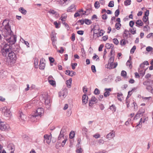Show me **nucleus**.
<instances>
[{
	"label": "nucleus",
	"mask_w": 153,
	"mask_h": 153,
	"mask_svg": "<svg viewBox=\"0 0 153 153\" xmlns=\"http://www.w3.org/2000/svg\"><path fill=\"white\" fill-rule=\"evenodd\" d=\"M120 44L122 46L125 45L126 44L125 41L124 39L121 40L120 42Z\"/></svg>",
	"instance_id": "obj_55"
},
{
	"label": "nucleus",
	"mask_w": 153,
	"mask_h": 153,
	"mask_svg": "<svg viewBox=\"0 0 153 153\" xmlns=\"http://www.w3.org/2000/svg\"><path fill=\"white\" fill-rule=\"evenodd\" d=\"M145 67V65L143 63L141 64L140 65V68L139 69V71L140 74H142L143 76L145 74V70L140 69V68H143Z\"/></svg>",
	"instance_id": "obj_20"
},
{
	"label": "nucleus",
	"mask_w": 153,
	"mask_h": 153,
	"mask_svg": "<svg viewBox=\"0 0 153 153\" xmlns=\"http://www.w3.org/2000/svg\"><path fill=\"white\" fill-rule=\"evenodd\" d=\"M82 149L81 148H79L76 150L77 153H82Z\"/></svg>",
	"instance_id": "obj_64"
},
{
	"label": "nucleus",
	"mask_w": 153,
	"mask_h": 153,
	"mask_svg": "<svg viewBox=\"0 0 153 153\" xmlns=\"http://www.w3.org/2000/svg\"><path fill=\"white\" fill-rule=\"evenodd\" d=\"M145 111V110L144 108H141L139 109L138 112V113L140 114V115H141V116H142L143 115V114L144 113Z\"/></svg>",
	"instance_id": "obj_38"
},
{
	"label": "nucleus",
	"mask_w": 153,
	"mask_h": 153,
	"mask_svg": "<svg viewBox=\"0 0 153 153\" xmlns=\"http://www.w3.org/2000/svg\"><path fill=\"white\" fill-rule=\"evenodd\" d=\"M2 35L5 40L10 45L14 44L16 41V36L11 30V32H2Z\"/></svg>",
	"instance_id": "obj_2"
},
{
	"label": "nucleus",
	"mask_w": 153,
	"mask_h": 153,
	"mask_svg": "<svg viewBox=\"0 0 153 153\" xmlns=\"http://www.w3.org/2000/svg\"><path fill=\"white\" fill-rule=\"evenodd\" d=\"M77 63H71V65L72 66V69L74 70L75 68V67L77 65Z\"/></svg>",
	"instance_id": "obj_49"
},
{
	"label": "nucleus",
	"mask_w": 153,
	"mask_h": 153,
	"mask_svg": "<svg viewBox=\"0 0 153 153\" xmlns=\"http://www.w3.org/2000/svg\"><path fill=\"white\" fill-rule=\"evenodd\" d=\"M2 113L4 116L6 117L10 118L11 115V112L7 107H4L1 108Z\"/></svg>",
	"instance_id": "obj_6"
},
{
	"label": "nucleus",
	"mask_w": 153,
	"mask_h": 153,
	"mask_svg": "<svg viewBox=\"0 0 153 153\" xmlns=\"http://www.w3.org/2000/svg\"><path fill=\"white\" fill-rule=\"evenodd\" d=\"M108 6L110 7H112L114 6V2L113 1H110L108 4Z\"/></svg>",
	"instance_id": "obj_58"
},
{
	"label": "nucleus",
	"mask_w": 153,
	"mask_h": 153,
	"mask_svg": "<svg viewBox=\"0 0 153 153\" xmlns=\"http://www.w3.org/2000/svg\"><path fill=\"white\" fill-rule=\"evenodd\" d=\"M143 84L144 85H147L146 87V89L151 93H153V89L152 86H152L153 85V81L152 80H150L145 81L143 83Z\"/></svg>",
	"instance_id": "obj_5"
},
{
	"label": "nucleus",
	"mask_w": 153,
	"mask_h": 153,
	"mask_svg": "<svg viewBox=\"0 0 153 153\" xmlns=\"http://www.w3.org/2000/svg\"><path fill=\"white\" fill-rule=\"evenodd\" d=\"M44 141L48 144H49L51 142L52 136L51 134L49 135L46 134L44 136Z\"/></svg>",
	"instance_id": "obj_10"
},
{
	"label": "nucleus",
	"mask_w": 153,
	"mask_h": 153,
	"mask_svg": "<svg viewBox=\"0 0 153 153\" xmlns=\"http://www.w3.org/2000/svg\"><path fill=\"white\" fill-rule=\"evenodd\" d=\"M127 75L126 72L124 71H123L121 73V75L123 77H126Z\"/></svg>",
	"instance_id": "obj_56"
},
{
	"label": "nucleus",
	"mask_w": 153,
	"mask_h": 153,
	"mask_svg": "<svg viewBox=\"0 0 153 153\" xmlns=\"http://www.w3.org/2000/svg\"><path fill=\"white\" fill-rule=\"evenodd\" d=\"M115 136V132L114 130H112L106 135V138L109 140L113 138Z\"/></svg>",
	"instance_id": "obj_13"
},
{
	"label": "nucleus",
	"mask_w": 153,
	"mask_h": 153,
	"mask_svg": "<svg viewBox=\"0 0 153 153\" xmlns=\"http://www.w3.org/2000/svg\"><path fill=\"white\" fill-rule=\"evenodd\" d=\"M75 35L74 33H72V36L71 37V41L73 42H74L75 40Z\"/></svg>",
	"instance_id": "obj_62"
},
{
	"label": "nucleus",
	"mask_w": 153,
	"mask_h": 153,
	"mask_svg": "<svg viewBox=\"0 0 153 153\" xmlns=\"http://www.w3.org/2000/svg\"><path fill=\"white\" fill-rule=\"evenodd\" d=\"M45 60L44 59L42 58L40 61V64L39 65V68L41 70L44 69L45 66Z\"/></svg>",
	"instance_id": "obj_17"
},
{
	"label": "nucleus",
	"mask_w": 153,
	"mask_h": 153,
	"mask_svg": "<svg viewBox=\"0 0 153 153\" xmlns=\"http://www.w3.org/2000/svg\"><path fill=\"white\" fill-rule=\"evenodd\" d=\"M113 45L111 44L107 43L105 45V47L107 49H110L111 48H113Z\"/></svg>",
	"instance_id": "obj_39"
},
{
	"label": "nucleus",
	"mask_w": 153,
	"mask_h": 153,
	"mask_svg": "<svg viewBox=\"0 0 153 153\" xmlns=\"http://www.w3.org/2000/svg\"><path fill=\"white\" fill-rule=\"evenodd\" d=\"M131 2V0H126L124 2V5L127 6L130 5Z\"/></svg>",
	"instance_id": "obj_35"
},
{
	"label": "nucleus",
	"mask_w": 153,
	"mask_h": 153,
	"mask_svg": "<svg viewBox=\"0 0 153 153\" xmlns=\"http://www.w3.org/2000/svg\"><path fill=\"white\" fill-rule=\"evenodd\" d=\"M94 93L96 95H98L99 94L100 91L97 88H96L94 90Z\"/></svg>",
	"instance_id": "obj_61"
},
{
	"label": "nucleus",
	"mask_w": 153,
	"mask_h": 153,
	"mask_svg": "<svg viewBox=\"0 0 153 153\" xmlns=\"http://www.w3.org/2000/svg\"><path fill=\"white\" fill-rule=\"evenodd\" d=\"M53 24L55 25L56 28H58L60 27V23L57 22V21H55L54 22Z\"/></svg>",
	"instance_id": "obj_40"
},
{
	"label": "nucleus",
	"mask_w": 153,
	"mask_h": 153,
	"mask_svg": "<svg viewBox=\"0 0 153 153\" xmlns=\"http://www.w3.org/2000/svg\"><path fill=\"white\" fill-rule=\"evenodd\" d=\"M141 115H140V114H139L137 112V114H136L135 117H134V119L135 120L136 119L137 120L141 117Z\"/></svg>",
	"instance_id": "obj_54"
},
{
	"label": "nucleus",
	"mask_w": 153,
	"mask_h": 153,
	"mask_svg": "<svg viewBox=\"0 0 153 153\" xmlns=\"http://www.w3.org/2000/svg\"><path fill=\"white\" fill-rule=\"evenodd\" d=\"M67 95L66 90L64 89L61 91L59 93V96L61 98L63 99L66 97Z\"/></svg>",
	"instance_id": "obj_14"
},
{
	"label": "nucleus",
	"mask_w": 153,
	"mask_h": 153,
	"mask_svg": "<svg viewBox=\"0 0 153 153\" xmlns=\"http://www.w3.org/2000/svg\"><path fill=\"white\" fill-rule=\"evenodd\" d=\"M152 47L150 46H148L146 47V51L148 52H149L152 51Z\"/></svg>",
	"instance_id": "obj_63"
},
{
	"label": "nucleus",
	"mask_w": 153,
	"mask_h": 153,
	"mask_svg": "<svg viewBox=\"0 0 153 153\" xmlns=\"http://www.w3.org/2000/svg\"><path fill=\"white\" fill-rule=\"evenodd\" d=\"M10 129V126L5 123L1 122V130L8 131Z\"/></svg>",
	"instance_id": "obj_9"
},
{
	"label": "nucleus",
	"mask_w": 153,
	"mask_h": 153,
	"mask_svg": "<svg viewBox=\"0 0 153 153\" xmlns=\"http://www.w3.org/2000/svg\"><path fill=\"white\" fill-rule=\"evenodd\" d=\"M38 101H35L34 100L28 103L27 105V107L28 108H30L34 105H36L37 103L38 102Z\"/></svg>",
	"instance_id": "obj_18"
},
{
	"label": "nucleus",
	"mask_w": 153,
	"mask_h": 153,
	"mask_svg": "<svg viewBox=\"0 0 153 153\" xmlns=\"http://www.w3.org/2000/svg\"><path fill=\"white\" fill-rule=\"evenodd\" d=\"M38 59L37 58H35L34 60V66L36 68H37L38 67Z\"/></svg>",
	"instance_id": "obj_44"
},
{
	"label": "nucleus",
	"mask_w": 153,
	"mask_h": 153,
	"mask_svg": "<svg viewBox=\"0 0 153 153\" xmlns=\"http://www.w3.org/2000/svg\"><path fill=\"white\" fill-rule=\"evenodd\" d=\"M147 25L144 26L143 27V30L145 31H148L149 29V27Z\"/></svg>",
	"instance_id": "obj_48"
},
{
	"label": "nucleus",
	"mask_w": 153,
	"mask_h": 153,
	"mask_svg": "<svg viewBox=\"0 0 153 153\" xmlns=\"http://www.w3.org/2000/svg\"><path fill=\"white\" fill-rule=\"evenodd\" d=\"M92 59L94 60H95L96 61H98L99 60V57L96 54L93 57Z\"/></svg>",
	"instance_id": "obj_50"
},
{
	"label": "nucleus",
	"mask_w": 153,
	"mask_h": 153,
	"mask_svg": "<svg viewBox=\"0 0 153 153\" xmlns=\"http://www.w3.org/2000/svg\"><path fill=\"white\" fill-rule=\"evenodd\" d=\"M44 112V109L42 108H38L36 112L34 115H32L31 116V121L32 122L36 121L37 119L36 117L38 116H41L42 115Z\"/></svg>",
	"instance_id": "obj_4"
},
{
	"label": "nucleus",
	"mask_w": 153,
	"mask_h": 153,
	"mask_svg": "<svg viewBox=\"0 0 153 153\" xmlns=\"http://www.w3.org/2000/svg\"><path fill=\"white\" fill-rule=\"evenodd\" d=\"M114 59V57L113 56H111L109 59L108 65V66L109 68H114L117 67V62L113 63Z\"/></svg>",
	"instance_id": "obj_8"
},
{
	"label": "nucleus",
	"mask_w": 153,
	"mask_h": 153,
	"mask_svg": "<svg viewBox=\"0 0 153 153\" xmlns=\"http://www.w3.org/2000/svg\"><path fill=\"white\" fill-rule=\"evenodd\" d=\"M78 12L80 14V16H81L84 15L86 13V12L83 11L82 9H80Z\"/></svg>",
	"instance_id": "obj_43"
},
{
	"label": "nucleus",
	"mask_w": 153,
	"mask_h": 153,
	"mask_svg": "<svg viewBox=\"0 0 153 153\" xmlns=\"http://www.w3.org/2000/svg\"><path fill=\"white\" fill-rule=\"evenodd\" d=\"M66 131V130L65 128H62L60 131V134L58 137V140H60L64 139V133Z\"/></svg>",
	"instance_id": "obj_16"
},
{
	"label": "nucleus",
	"mask_w": 153,
	"mask_h": 153,
	"mask_svg": "<svg viewBox=\"0 0 153 153\" xmlns=\"http://www.w3.org/2000/svg\"><path fill=\"white\" fill-rule=\"evenodd\" d=\"M105 92L104 93V95L105 97H107L110 94V92L112 91V89L111 88H105Z\"/></svg>",
	"instance_id": "obj_19"
},
{
	"label": "nucleus",
	"mask_w": 153,
	"mask_h": 153,
	"mask_svg": "<svg viewBox=\"0 0 153 153\" xmlns=\"http://www.w3.org/2000/svg\"><path fill=\"white\" fill-rule=\"evenodd\" d=\"M75 9V5L74 4H72L70 7H69L68 9V12H71L74 10Z\"/></svg>",
	"instance_id": "obj_28"
},
{
	"label": "nucleus",
	"mask_w": 153,
	"mask_h": 153,
	"mask_svg": "<svg viewBox=\"0 0 153 153\" xmlns=\"http://www.w3.org/2000/svg\"><path fill=\"white\" fill-rule=\"evenodd\" d=\"M10 45L5 44L3 49L1 50V53L2 55L4 56H6L8 54L7 58L8 64L10 65H13L15 62L16 60V56L15 53L13 51H11Z\"/></svg>",
	"instance_id": "obj_1"
},
{
	"label": "nucleus",
	"mask_w": 153,
	"mask_h": 153,
	"mask_svg": "<svg viewBox=\"0 0 153 153\" xmlns=\"http://www.w3.org/2000/svg\"><path fill=\"white\" fill-rule=\"evenodd\" d=\"M129 31L133 35L136 33V30L135 28L130 29Z\"/></svg>",
	"instance_id": "obj_36"
},
{
	"label": "nucleus",
	"mask_w": 153,
	"mask_h": 153,
	"mask_svg": "<svg viewBox=\"0 0 153 153\" xmlns=\"http://www.w3.org/2000/svg\"><path fill=\"white\" fill-rule=\"evenodd\" d=\"M2 25L4 27V28L2 30V32H11L10 26L9 25V21L5 20L2 22Z\"/></svg>",
	"instance_id": "obj_7"
},
{
	"label": "nucleus",
	"mask_w": 153,
	"mask_h": 153,
	"mask_svg": "<svg viewBox=\"0 0 153 153\" xmlns=\"http://www.w3.org/2000/svg\"><path fill=\"white\" fill-rule=\"evenodd\" d=\"M129 59L126 62V65L127 66H128L130 69H131L132 68V62L131 61V57L130 56Z\"/></svg>",
	"instance_id": "obj_26"
},
{
	"label": "nucleus",
	"mask_w": 153,
	"mask_h": 153,
	"mask_svg": "<svg viewBox=\"0 0 153 153\" xmlns=\"http://www.w3.org/2000/svg\"><path fill=\"white\" fill-rule=\"evenodd\" d=\"M50 84L52 86H54L56 85V82L55 81L53 80H49L48 81Z\"/></svg>",
	"instance_id": "obj_41"
},
{
	"label": "nucleus",
	"mask_w": 153,
	"mask_h": 153,
	"mask_svg": "<svg viewBox=\"0 0 153 153\" xmlns=\"http://www.w3.org/2000/svg\"><path fill=\"white\" fill-rule=\"evenodd\" d=\"M67 16L65 14H63L62 15L61 17H60V19L62 21V23L65 22Z\"/></svg>",
	"instance_id": "obj_29"
},
{
	"label": "nucleus",
	"mask_w": 153,
	"mask_h": 153,
	"mask_svg": "<svg viewBox=\"0 0 153 153\" xmlns=\"http://www.w3.org/2000/svg\"><path fill=\"white\" fill-rule=\"evenodd\" d=\"M143 22L146 23V24L147 25L149 24V18L147 16H144L143 18Z\"/></svg>",
	"instance_id": "obj_27"
},
{
	"label": "nucleus",
	"mask_w": 153,
	"mask_h": 153,
	"mask_svg": "<svg viewBox=\"0 0 153 153\" xmlns=\"http://www.w3.org/2000/svg\"><path fill=\"white\" fill-rule=\"evenodd\" d=\"M42 100L45 102L46 108L49 109L51 106V100L50 97L47 93L42 94Z\"/></svg>",
	"instance_id": "obj_3"
},
{
	"label": "nucleus",
	"mask_w": 153,
	"mask_h": 153,
	"mask_svg": "<svg viewBox=\"0 0 153 153\" xmlns=\"http://www.w3.org/2000/svg\"><path fill=\"white\" fill-rule=\"evenodd\" d=\"M135 90V88H134L132 89L131 91H128L127 98L129 97L132 94L133 91H134Z\"/></svg>",
	"instance_id": "obj_51"
},
{
	"label": "nucleus",
	"mask_w": 153,
	"mask_h": 153,
	"mask_svg": "<svg viewBox=\"0 0 153 153\" xmlns=\"http://www.w3.org/2000/svg\"><path fill=\"white\" fill-rule=\"evenodd\" d=\"M123 94H122L118 93L117 94V97L118 100L121 101H122V98H123Z\"/></svg>",
	"instance_id": "obj_34"
},
{
	"label": "nucleus",
	"mask_w": 153,
	"mask_h": 153,
	"mask_svg": "<svg viewBox=\"0 0 153 153\" xmlns=\"http://www.w3.org/2000/svg\"><path fill=\"white\" fill-rule=\"evenodd\" d=\"M19 119L21 122H24L25 121L26 118V116L25 115L20 111L19 112Z\"/></svg>",
	"instance_id": "obj_12"
},
{
	"label": "nucleus",
	"mask_w": 153,
	"mask_h": 153,
	"mask_svg": "<svg viewBox=\"0 0 153 153\" xmlns=\"http://www.w3.org/2000/svg\"><path fill=\"white\" fill-rule=\"evenodd\" d=\"M103 31L102 30H101L99 34H98L97 35V37H99V36H102L103 34Z\"/></svg>",
	"instance_id": "obj_60"
},
{
	"label": "nucleus",
	"mask_w": 153,
	"mask_h": 153,
	"mask_svg": "<svg viewBox=\"0 0 153 153\" xmlns=\"http://www.w3.org/2000/svg\"><path fill=\"white\" fill-rule=\"evenodd\" d=\"M99 29H98V30H96L95 29H94V36L95 34H96L97 36V34H98V33L99 32Z\"/></svg>",
	"instance_id": "obj_57"
},
{
	"label": "nucleus",
	"mask_w": 153,
	"mask_h": 153,
	"mask_svg": "<svg viewBox=\"0 0 153 153\" xmlns=\"http://www.w3.org/2000/svg\"><path fill=\"white\" fill-rule=\"evenodd\" d=\"M75 135V133L74 132H71L69 134V137L72 139L74 137Z\"/></svg>",
	"instance_id": "obj_47"
},
{
	"label": "nucleus",
	"mask_w": 153,
	"mask_h": 153,
	"mask_svg": "<svg viewBox=\"0 0 153 153\" xmlns=\"http://www.w3.org/2000/svg\"><path fill=\"white\" fill-rule=\"evenodd\" d=\"M56 33L55 32L52 33L51 36L52 40H56Z\"/></svg>",
	"instance_id": "obj_33"
},
{
	"label": "nucleus",
	"mask_w": 153,
	"mask_h": 153,
	"mask_svg": "<svg viewBox=\"0 0 153 153\" xmlns=\"http://www.w3.org/2000/svg\"><path fill=\"white\" fill-rule=\"evenodd\" d=\"M148 120V118L145 116H144L143 117L141 118L140 119V121H139L138 123H137L136 126H140V127H141V124L143 123H144L145 121H147Z\"/></svg>",
	"instance_id": "obj_15"
},
{
	"label": "nucleus",
	"mask_w": 153,
	"mask_h": 153,
	"mask_svg": "<svg viewBox=\"0 0 153 153\" xmlns=\"http://www.w3.org/2000/svg\"><path fill=\"white\" fill-rule=\"evenodd\" d=\"M121 26V25L120 23H117L115 25V28L117 30H119Z\"/></svg>",
	"instance_id": "obj_37"
},
{
	"label": "nucleus",
	"mask_w": 153,
	"mask_h": 153,
	"mask_svg": "<svg viewBox=\"0 0 153 153\" xmlns=\"http://www.w3.org/2000/svg\"><path fill=\"white\" fill-rule=\"evenodd\" d=\"M110 109L113 112H115L116 111V107L115 105H112L110 108Z\"/></svg>",
	"instance_id": "obj_42"
},
{
	"label": "nucleus",
	"mask_w": 153,
	"mask_h": 153,
	"mask_svg": "<svg viewBox=\"0 0 153 153\" xmlns=\"http://www.w3.org/2000/svg\"><path fill=\"white\" fill-rule=\"evenodd\" d=\"M136 24L137 26H141L143 25V23L141 20H138L136 22Z\"/></svg>",
	"instance_id": "obj_31"
},
{
	"label": "nucleus",
	"mask_w": 153,
	"mask_h": 153,
	"mask_svg": "<svg viewBox=\"0 0 153 153\" xmlns=\"http://www.w3.org/2000/svg\"><path fill=\"white\" fill-rule=\"evenodd\" d=\"M136 49V46H134L131 50V51H130L131 53H134Z\"/></svg>",
	"instance_id": "obj_53"
},
{
	"label": "nucleus",
	"mask_w": 153,
	"mask_h": 153,
	"mask_svg": "<svg viewBox=\"0 0 153 153\" xmlns=\"http://www.w3.org/2000/svg\"><path fill=\"white\" fill-rule=\"evenodd\" d=\"M82 101L83 104L85 105L86 104L88 101V97L85 94H84L82 96Z\"/></svg>",
	"instance_id": "obj_21"
},
{
	"label": "nucleus",
	"mask_w": 153,
	"mask_h": 153,
	"mask_svg": "<svg viewBox=\"0 0 153 153\" xmlns=\"http://www.w3.org/2000/svg\"><path fill=\"white\" fill-rule=\"evenodd\" d=\"M48 13L53 15H55L56 17H57L58 16V14L56 12L53 10H50L48 11Z\"/></svg>",
	"instance_id": "obj_25"
},
{
	"label": "nucleus",
	"mask_w": 153,
	"mask_h": 153,
	"mask_svg": "<svg viewBox=\"0 0 153 153\" xmlns=\"http://www.w3.org/2000/svg\"><path fill=\"white\" fill-rule=\"evenodd\" d=\"M72 81V78H70L66 81V84L68 88H70L71 87Z\"/></svg>",
	"instance_id": "obj_24"
},
{
	"label": "nucleus",
	"mask_w": 153,
	"mask_h": 153,
	"mask_svg": "<svg viewBox=\"0 0 153 153\" xmlns=\"http://www.w3.org/2000/svg\"><path fill=\"white\" fill-rule=\"evenodd\" d=\"M62 23L63 24V25H64L65 27L67 29V30H69V29L70 28V27L65 22H63Z\"/></svg>",
	"instance_id": "obj_59"
},
{
	"label": "nucleus",
	"mask_w": 153,
	"mask_h": 153,
	"mask_svg": "<svg viewBox=\"0 0 153 153\" xmlns=\"http://www.w3.org/2000/svg\"><path fill=\"white\" fill-rule=\"evenodd\" d=\"M9 150L11 151H14L15 150V146L14 144L12 143L9 144L7 147Z\"/></svg>",
	"instance_id": "obj_22"
},
{
	"label": "nucleus",
	"mask_w": 153,
	"mask_h": 153,
	"mask_svg": "<svg viewBox=\"0 0 153 153\" xmlns=\"http://www.w3.org/2000/svg\"><path fill=\"white\" fill-rule=\"evenodd\" d=\"M65 74L70 76H72L76 74V72L73 71H70L69 70H66Z\"/></svg>",
	"instance_id": "obj_23"
},
{
	"label": "nucleus",
	"mask_w": 153,
	"mask_h": 153,
	"mask_svg": "<svg viewBox=\"0 0 153 153\" xmlns=\"http://www.w3.org/2000/svg\"><path fill=\"white\" fill-rule=\"evenodd\" d=\"M97 99L94 96H92L89 103V106H92L93 105L97 102Z\"/></svg>",
	"instance_id": "obj_11"
},
{
	"label": "nucleus",
	"mask_w": 153,
	"mask_h": 153,
	"mask_svg": "<svg viewBox=\"0 0 153 153\" xmlns=\"http://www.w3.org/2000/svg\"><path fill=\"white\" fill-rule=\"evenodd\" d=\"M19 10L20 12L22 13V14L24 15H25L27 13V11L26 10H25L24 8L23 7H20L19 9Z\"/></svg>",
	"instance_id": "obj_30"
},
{
	"label": "nucleus",
	"mask_w": 153,
	"mask_h": 153,
	"mask_svg": "<svg viewBox=\"0 0 153 153\" xmlns=\"http://www.w3.org/2000/svg\"><path fill=\"white\" fill-rule=\"evenodd\" d=\"M113 42L116 45H117L119 43V41L117 38H114L113 39Z\"/></svg>",
	"instance_id": "obj_52"
},
{
	"label": "nucleus",
	"mask_w": 153,
	"mask_h": 153,
	"mask_svg": "<svg viewBox=\"0 0 153 153\" xmlns=\"http://www.w3.org/2000/svg\"><path fill=\"white\" fill-rule=\"evenodd\" d=\"M84 22H85V23L88 25L90 24L91 23V20L88 19H85Z\"/></svg>",
	"instance_id": "obj_46"
},
{
	"label": "nucleus",
	"mask_w": 153,
	"mask_h": 153,
	"mask_svg": "<svg viewBox=\"0 0 153 153\" xmlns=\"http://www.w3.org/2000/svg\"><path fill=\"white\" fill-rule=\"evenodd\" d=\"M129 34L128 31L127 30H125L123 33V36L125 38H127Z\"/></svg>",
	"instance_id": "obj_32"
},
{
	"label": "nucleus",
	"mask_w": 153,
	"mask_h": 153,
	"mask_svg": "<svg viewBox=\"0 0 153 153\" xmlns=\"http://www.w3.org/2000/svg\"><path fill=\"white\" fill-rule=\"evenodd\" d=\"M94 6L95 8H98L100 6L99 2L98 1H96L94 3Z\"/></svg>",
	"instance_id": "obj_45"
}]
</instances>
